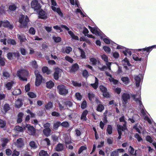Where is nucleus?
I'll list each match as a JSON object with an SVG mask.
<instances>
[{
    "label": "nucleus",
    "instance_id": "72a5a7b5",
    "mask_svg": "<svg viewBox=\"0 0 156 156\" xmlns=\"http://www.w3.org/2000/svg\"><path fill=\"white\" fill-rule=\"evenodd\" d=\"M122 52L124 54V55L125 56H127V54L129 56H131L132 54L131 52L130 51V50L128 48H126L125 50H123L122 51Z\"/></svg>",
    "mask_w": 156,
    "mask_h": 156
},
{
    "label": "nucleus",
    "instance_id": "f257e3e1",
    "mask_svg": "<svg viewBox=\"0 0 156 156\" xmlns=\"http://www.w3.org/2000/svg\"><path fill=\"white\" fill-rule=\"evenodd\" d=\"M17 75L20 80L27 81V77L29 76V72L27 69H21L17 71Z\"/></svg>",
    "mask_w": 156,
    "mask_h": 156
},
{
    "label": "nucleus",
    "instance_id": "6e6552de",
    "mask_svg": "<svg viewBox=\"0 0 156 156\" xmlns=\"http://www.w3.org/2000/svg\"><path fill=\"white\" fill-rule=\"evenodd\" d=\"M31 6L34 10H40L41 8V5L39 3H38L37 0L33 1L31 3Z\"/></svg>",
    "mask_w": 156,
    "mask_h": 156
},
{
    "label": "nucleus",
    "instance_id": "58836bf2",
    "mask_svg": "<svg viewBox=\"0 0 156 156\" xmlns=\"http://www.w3.org/2000/svg\"><path fill=\"white\" fill-rule=\"evenodd\" d=\"M40 156H48V154L47 151L42 150L39 153Z\"/></svg>",
    "mask_w": 156,
    "mask_h": 156
},
{
    "label": "nucleus",
    "instance_id": "bb28decb",
    "mask_svg": "<svg viewBox=\"0 0 156 156\" xmlns=\"http://www.w3.org/2000/svg\"><path fill=\"white\" fill-rule=\"evenodd\" d=\"M61 126V122L60 121H57L55 122L54 123L53 125V129L55 130H57L59 127Z\"/></svg>",
    "mask_w": 156,
    "mask_h": 156
},
{
    "label": "nucleus",
    "instance_id": "dca6fc26",
    "mask_svg": "<svg viewBox=\"0 0 156 156\" xmlns=\"http://www.w3.org/2000/svg\"><path fill=\"white\" fill-rule=\"evenodd\" d=\"M17 37L18 39L20 40V42L21 43L27 41L25 36L23 34H18Z\"/></svg>",
    "mask_w": 156,
    "mask_h": 156
},
{
    "label": "nucleus",
    "instance_id": "338daca9",
    "mask_svg": "<svg viewBox=\"0 0 156 156\" xmlns=\"http://www.w3.org/2000/svg\"><path fill=\"white\" fill-rule=\"evenodd\" d=\"M75 96L76 99L79 100H80L82 98V96L79 93H76L75 94Z\"/></svg>",
    "mask_w": 156,
    "mask_h": 156
},
{
    "label": "nucleus",
    "instance_id": "e433bc0d",
    "mask_svg": "<svg viewBox=\"0 0 156 156\" xmlns=\"http://www.w3.org/2000/svg\"><path fill=\"white\" fill-rule=\"evenodd\" d=\"M21 93V91L20 89L14 90L12 92V94L15 96L18 95Z\"/></svg>",
    "mask_w": 156,
    "mask_h": 156
},
{
    "label": "nucleus",
    "instance_id": "b1692460",
    "mask_svg": "<svg viewBox=\"0 0 156 156\" xmlns=\"http://www.w3.org/2000/svg\"><path fill=\"white\" fill-rule=\"evenodd\" d=\"M63 105L67 107H70L72 106L73 104L72 102L69 100H67L63 102Z\"/></svg>",
    "mask_w": 156,
    "mask_h": 156
},
{
    "label": "nucleus",
    "instance_id": "f704fd0d",
    "mask_svg": "<svg viewBox=\"0 0 156 156\" xmlns=\"http://www.w3.org/2000/svg\"><path fill=\"white\" fill-rule=\"evenodd\" d=\"M52 5V10H60L59 8H57L54 6H56L57 5V3L55 0H51Z\"/></svg>",
    "mask_w": 156,
    "mask_h": 156
},
{
    "label": "nucleus",
    "instance_id": "680f3d73",
    "mask_svg": "<svg viewBox=\"0 0 156 156\" xmlns=\"http://www.w3.org/2000/svg\"><path fill=\"white\" fill-rule=\"evenodd\" d=\"M90 61L92 62V64L93 65H96L97 63V60L95 58H91L90 59Z\"/></svg>",
    "mask_w": 156,
    "mask_h": 156
},
{
    "label": "nucleus",
    "instance_id": "13d9d810",
    "mask_svg": "<svg viewBox=\"0 0 156 156\" xmlns=\"http://www.w3.org/2000/svg\"><path fill=\"white\" fill-rule=\"evenodd\" d=\"M133 59L136 61H140L141 60L142 58H139L135 54L133 55Z\"/></svg>",
    "mask_w": 156,
    "mask_h": 156
},
{
    "label": "nucleus",
    "instance_id": "de8ad7c7",
    "mask_svg": "<svg viewBox=\"0 0 156 156\" xmlns=\"http://www.w3.org/2000/svg\"><path fill=\"white\" fill-rule=\"evenodd\" d=\"M82 76L86 78L89 76L88 72L86 69H84L83 71Z\"/></svg>",
    "mask_w": 156,
    "mask_h": 156
},
{
    "label": "nucleus",
    "instance_id": "39448f33",
    "mask_svg": "<svg viewBox=\"0 0 156 156\" xmlns=\"http://www.w3.org/2000/svg\"><path fill=\"white\" fill-rule=\"evenodd\" d=\"M102 93V95L103 97L108 98L110 97V94L108 92L107 88L103 85H101L99 87Z\"/></svg>",
    "mask_w": 156,
    "mask_h": 156
},
{
    "label": "nucleus",
    "instance_id": "9d476101",
    "mask_svg": "<svg viewBox=\"0 0 156 156\" xmlns=\"http://www.w3.org/2000/svg\"><path fill=\"white\" fill-rule=\"evenodd\" d=\"M15 145L19 148H21L24 145L23 139L20 138L17 139L16 142L15 143Z\"/></svg>",
    "mask_w": 156,
    "mask_h": 156
},
{
    "label": "nucleus",
    "instance_id": "2f4dec72",
    "mask_svg": "<svg viewBox=\"0 0 156 156\" xmlns=\"http://www.w3.org/2000/svg\"><path fill=\"white\" fill-rule=\"evenodd\" d=\"M78 50L80 51L81 53L80 57L82 58H86V56L85 55V53L84 51L80 48H78Z\"/></svg>",
    "mask_w": 156,
    "mask_h": 156
},
{
    "label": "nucleus",
    "instance_id": "cd10ccee",
    "mask_svg": "<svg viewBox=\"0 0 156 156\" xmlns=\"http://www.w3.org/2000/svg\"><path fill=\"white\" fill-rule=\"evenodd\" d=\"M95 83H94L91 84L90 85L94 89H96L98 85V80L96 77H95Z\"/></svg>",
    "mask_w": 156,
    "mask_h": 156
},
{
    "label": "nucleus",
    "instance_id": "a211bd4d",
    "mask_svg": "<svg viewBox=\"0 0 156 156\" xmlns=\"http://www.w3.org/2000/svg\"><path fill=\"white\" fill-rule=\"evenodd\" d=\"M51 129H43V133L46 137H48L51 135Z\"/></svg>",
    "mask_w": 156,
    "mask_h": 156
},
{
    "label": "nucleus",
    "instance_id": "4468645a",
    "mask_svg": "<svg viewBox=\"0 0 156 156\" xmlns=\"http://www.w3.org/2000/svg\"><path fill=\"white\" fill-rule=\"evenodd\" d=\"M156 48V45H154L148 47H146L144 48H142L143 51H146L147 54H149V53L151 51L153 48Z\"/></svg>",
    "mask_w": 156,
    "mask_h": 156
},
{
    "label": "nucleus",
    "instance_id": "603ef678",
    "mask_svg": "<svg viewBox=\"0 0 156 156\" xmlns=\"http://www.w3.org/2000/svg\"><path fill=\"white\" fill-rule=\"evenodd\" d=\"M14 129L20 132H22L23 130V127L19 125L16 126L14 128Z\"/></svg>",
    "mask_w": 156,
    "mask_h": 156
},
{
    "label": "nucleus",
    "instance_id": "a18cd8bd",
    "mask_svg": "<svg viewBox=\"0 0 156 156\" xmlns=\"http://www.w3.org/2000/svg\"><path fill=\"white\" fill-rule=\"evenodd\" d=\"M59 71L58 70H56L54 73L53 77L55 79L58 80L59 78Z\"/></svg>",
    "mask_w": 156,
    "mask_h": 156
},
{
    "label": "nucleus",
    "instance_id": "393cba45",
    "mask_svg": "<svg viewBox=\"0 0 156 156\" xmlns=\"http://www.w3.org/2000/svg\"><path fill=\"white\" fill-rule=\"evenodd\" d=\"M134 79L136 81V87H139L140 85V83L141 80L140 77L138 76H136L134 78Z\"/></svg>",
    "mask_w": 156,
    "mask_h": 156
},
{
    "label": "nucleus",
    "instance_id": "7c9ffc66",
    "mask_svg": "<svg viewBox=\"0 0 156 156\" xmlns=\"http://www.w3.org/2000/svg\"><path fill=\"white\" fill-rule=\"evenodd\" d=\"M2 74L3 76L6 79H7L10 76L9 73L6 70H3L2 71Z\"/></svg>",
    "mask_w": 156,
    "mask_h": 156
},
{
    "label": "nucleus",
    "instance_id": "a19ab883",
    "mask_svg": "<svg viewBox=\"0 0 156 156\" xmlns=\"http://www.w3.org/2000/svg\"><path fill=\"white\" fill-rule=\"evenodd\" d=\"M95 96V95L92 92L89 93L88 94V97L90 101H92V99L94 98Z\"/></svg>",
    "mask_w": 156,
    "mask_h": 156
},
{
    "label": "nucleus",
    "instance_id": "49530a36",
    "mask_svg": "<svg viewBox=\"0 0 156 156\" xmlns=\"http://www.w3.org/2000/svg\"><path fill=\"white\" fill-rule=\"evenodd\" d=\"M7 43L8 44L14 45L16 44V42L13 39H8L7 41Z\"/></svg>",
    "mask_w": 156,
    "mask_h": 156
},
{
    "label": "nucleus",
    "instance_id": "c756f323",
    "mask_svg": "<svg viewBox=\"0 0 156 156\" xmlns=\"http://www.w3.org/2000/svg\"><path fill=\"white\" fill-rule=\"evenodd\" d=\"M70 1V3L71 4L73 5H76L78 8L76 9V10H80L79 8V4H78V0H69Z\"/></svg>",
    "mask_w": 156,
    "mask_h": 156
},
{
    "label": "nucleus",
    "instance_id": "864d4df0",
    "mask_svg": "<svg viewBox=\"0 0 156 156\" xmlns=\"http://www.w3.org/2000/svg\"><path fill=\"white\" fill-rule=\"evenodd\" d=\"M29 145L30 147L34 149L36 148L37 146L36 145V144L34 141H31L29 143Z\"/></svg>",
    "mask_w": 156,
    "mask_h": 156
},
{
    "label": "nucleus",
    "instance_id": "f03ea898",
    "mask_svg": "<svg viewBox=\"0 0 156 156\" xmlns=\"http://www.w3.org/2000/svg\"><path fill=\"white\" fill-rule=\"evenodd\" d=\"M25 16L22 14L19 18V22L21 24L20 27L21 28H26L27 26L29 19L27 16H26L24 19Z\"/></svg>",
    "mask_w": 156,
    "mask_h": 156
},
{
    "label": "nucleus",
    "instance_id": "8fccbe9b",
    "mask_svg": "<svg viewBox=\"0 0 156 156\" xmlns=\"http://www.w3.org/2000/svg\"><path fill=\"white\" fill-rule=\"evenodd\" d=\"M52 39L54 40V41L56 43L60 42L62 40L61 38L59 37H53Z\"/></svg>",
    "mask_w": 156,
    "mask_h": 156
},
{
    "label": "nucleus",
    "instance_id": "423d86ee",
    "mask_svg": "<svg viewBox=\"0 0 156 156\" xmlns=\"http://www.w3.org/2000/svg\"><path fill=\"white\" fill-rule=\"evenodd\" d=\"M24 129L27 128L29 134L31 135H34L36 132V129L33 126L30 124H26V126L23 127Z\"/></svg>",
    "mask_w": 156,
    "mask_h": 156
},
{
    "label": "nucleus",
    "instance_id": "ea45409f",
    "mask_svg": "<svg viewBox=\"0 0 156 156\" xmlns=\"http://www.w3.org/2000/svg\"><path fill=\"white\" fill-rule=\"evenodd\" d=\"M104 109V106L101 104H99L97 106V110L99 112H101Z\"/></svg>",
    "mask_w": 156,
    "mask_h": 156
},
{
    "label": "nucleus",
    "instance_id": "6ab92c4d",
    "mask_svg": "<svg viewBox=\"0 0 156 156\" xmlns=\"http://www.w3.org/2000/svg\"><path fill=\"white\" fill-rule=\"evenodd\" d=\"M23 105L22 99L18 98L16 102L15 107L17 108H20Z\"/></svg>",
    "mask_w": 156,
    "mask_h": 156
},
{
    "label": "nucleus",
    "instance_id": "c9c22d12",
    "mask_svg": "<svg viewBox=\"0 0 156 156\" xmlns=\"http://www.w3.org/2000/svg\"><path fill=\"white\" fill-rule=\"evenodd\" d=\"M30 64L32 67L34 69H36L37 68L38 66L37 62L35 60L32 61L30 62Z\"/></svg>",
    "mask_w": 156,
    "mask_h": 156
},
{
    "label": "nucleus",
    "instance_id": "3c124183",
    "mask_svg": "<svg viewBox=\"0 0 156 156\" xmlns=\"http://www.w3.org/2000/svg\"><path fill=\"white\" fill-rule=\"evenodd\" d=\"M29 97L31 98H35L37 97L36 95L32 92H29L27 93Z\"/></svg>",
    "mask_w": 156,
    "mask_h": 156
},
{
    "label": "nucleus",
    "instance_id": "4c0bfd02",
    "mask_svg": "<svg viewBox=\"0 0 156 156\" xmlns=\"http://www.w3.org/2000/svg\"><path fill=\"white\" fill-rule=\"evenodd\" d=\"M10 109V107L9 104L6 103L5 104L3 107V109L5 113L7 112Z\"/></svg>",
    "mask_w": 156,
    "mask_h": 156
},
{
    "label": "nucleus",
    "instance_id": "09e8293b",
    "mask_svg": "<svg viewBox=\"0 0 156 156\" xmlns=\"http://www.w3.org/2000/svg\"><path fill=\"white\" fill-rule=\"evenodd\" d=\"M61 126L63 127L68 128L69 127V124L67 121H64L61 123Z\"/></svg>",
    "mask_w": 156,
    "mask_h": 156
},
{
    "label": "nucleus",
    "instance_id": "4be33fe9",
    "mask_svg": "<svg viewBox=\"0 0 156 156\" xmlns=\"http://www.w3.org/2000/svg\"><path fill=\"white\" fill-rule=\"evenodd\" d=\"M54 83L52 81L50 80L46 83V87L48 89H51L54 86Z\"/></svg>",
    "mask_w": 156,
    "mask_h": 156
},
{
    "label": "nucleus",
    "instance_id": "f8f14e48",
    "mask_svg": "<svg viewBox=\"0 0 156 156\" xmlns=\"http://www.w3.org/2000/svg\"><path fill=\"white\" fill-rule=\"evenodd\" d=\"M79 67L78 64L76 63L73 64L70 68L69 71L71 73H75L79 69Z\"/></svg>",
    "mask_w": 156,
    "mask_h": 156
},
{
    "label": "nucleus",
    "instance_id": "20e7f679",
    "mask_svg": "<svg viewBox=\"0 0 156 156\" xmlns=\"http://www.w3.org/2000/svg\"><path fill=\"white\" fill-rule=\"evenodd\" d=\"M38 73L39 72L37 70H36L34 72L35 75L36 77L35 84L36 87L39 86L42 82V76Z\"/></svg>",
    "mask_w": 156,
    "mask_h": 156
},
{
    "label": "nucleus",
    "instance_id": "0eeeda50",
    "mask_svg": "<svg viewBox=\"0 0 156 156\" xmlns=\"http://www.w3.org/2000/svg\"><path fill=\"white\" fill-rule=\"evenodd\" d=\"M61 27L65 29L67 31H68L69 34L71 36L73 39L76 40H79L78 37L77 36L75 35L72 31L69 30V28L66 25H61Z\"/></svg>",
    "mask_w": 156,
    "mask_h": 156
},
{
    "label": "nucleus",
    "instance_id": "bf43d9fd",
    "mask_svg": "<svg viewBox=\"0 0 156 156\" xmlns=\"http://www.w3.org/2000/svg\"><path fill=\"white\" fill-rule=\"evenodd\" d=\"M7 58L9 60H12L13 59V53L12 52H9L7 54Z\"/></svg>",
    "mask_w": 156,
    "mask_h": 156
},
{
    "label": "nucleus",
    "instance_id": "5fc2aeb1",
    "mask_svg": "<svg viewBox=\"0 0 156 156\" xmlns=\"http://www.w3.org/2000/svg\"><path fill=\"white\" fill-rule=\"evenodd\" d=\"M87 149V147L86 146H81L78 151V154H80L83 151L86 150Z\"/></svg>",
    "mask_w": 156,
    "mask_h": 156
},
{
    "label": "nucleus",
    "instance_id": "0e129e2a",
    "mask_svg": "<svg viewBox=\"0 0 156 156\" xmlns=\"http://www.w3.org/2000/svg\"><path fill=\"white\" fill-rule=\"evenodd\" d=\"M51 115L53 116L59 117L60 116V114L58 112H57L55 111H54L52 112Z\"/></svg>",
    "mask_w": 156,
    "mask_h": 156
},
{
    "label": "nucleus",
    "instance_id": "c03bdc74",
    "mask_svg": "<svg viewBox=\"0 0 156 156\" xmlns=\"http://www.w3.org/2000/svg\"><path fill=\"white\" fill-rule=\"evenodd\" d=\"M9 141L8 139L6 138H3L2 140V147H4L6 145V144Z\"/></svg>",
    "mask_w": 156,
    "mask_h": 156
},
{
    "label": "nucleus",
    "instance_id": "37998d69",
    "mask_svg": "<svg viewBox=\"0 0 156 156\" xmlns=\"http://www.w3.org/2000/svg\"><path fill=\"white\" fill-rule=\"evenodd\" d=\"M96 35L99 36L101 39H103V36L102 34L101 33V31H98L97 29L96 30L95 33H94Z\"/></svg>",
    "mask_w": 156,
    "mask_h": 156
},
{
    "label": "nucleus",
    "instance_id": "f3484780",
    "mask_svg": "<svg viewBox=\"0 0 156 156\" xmlns=\"http://www.w3.org/2000/svg\"><path fill=\"white\" fill-rule=\"evenodd\" d=\"M55 149L57 151H61L63 149V145L61 143L58 144L55 146Z\"/></svg>",
    "mask_w": 156,
    "mask_h": 156
},
{
    "label": "nucleus",
    "instance_id": "4d7b16f0",
    "mask_svg": "<svg viewBox=\"0 0 156 156\" xmlns=\"http://www.w3.org/2000/svg\"><path fill=\"white\" fill-rule=\"evenodd\" d=\"M72 82L73 86L75 87H80L82 86V84L81 83H78L77 81H72Z\"/></svg>",
    "mask_w": 156,
    "mask_h": 156
},
{
    "label": "nucleus",
    "instance_id": "79ce46f5",
    "mask_svg": "<svg viewBox=\"0 0 156 156\" xmlns=\"http://www.w3.org/2000/svg\"><path fill=\"white\" fill-rule=\"evenodd\" d=\"M112 126L110 125H108V126L106 130L107 131L108 133L110 135L112 134Z\"/></svg>",
    "mask_w": 156,
    "mask_h": 156
},
{
    "label": "nucleus",
    "instance_id": "774afa93",
    "mask_svg": "<svg viewBox=\"0 0 156 156\" xmlns=\"http://www.w3.org/2000/svg\"><path fill=\"white\" fill-rule=\"evenodd\" d=\"M13 83L11 82H8L6 84V87L7 88L8 90H10L12 87V86Z\"/></svg>",
    "mask_w": 156,
    "mask_h": 156
},
{
    "label": "nucleus",
    "instance_id": "412c9836",
    "mask_svg": "<svg viewBox=\"0 0 156 156\" xmlns=\"http://www.w3.org/2000/svg\"><path fill=\"white\" fill-rule=\"evenodd\" d=\"M88 112V111L86 110H85L83 111L81 116L80 119L81 120L84 121L86 120L87 119L86 115L87 114Z\"/></svg>",
    "mask_w": 156,
    "mask_h": 156
},
{
    "label": "nucleus",
    "instance_id": "c85d7f7f",
    "mask_svg": "<svg viewBox=\"0 0 156 156\" xmlns=\"http://www.w3.org/2000/svg\"><path fill=\"white\" fill-rule=\"evenodd\" d=\"M142 49H136V51H140V54H141V55L142 56H145L146 58H147L148 55V54H147V53H146V51H143Z\"/></svg>",
    "mask_w": 156,
    "mask_h": 156
},
{
    "label": "nucleus",
    "instance_id": "9b49d317",
    "mask_svg": "<svg viewBox=\"0 0 156 156\" xmlns=\"http://www.w3.org/2000/svg\"><path fill=\"white\" fill-rule=\"evenodd\" d=\"M38 15V18L41 19H46L47 18V16L46 14V12L44 10H37Z\"/></svg>",
    "mask_w": 156,
    "mask_h": 156
},
{
    "label": "nucleus",
    "instance_id": "052dcab7",
    "mask_svg": "<svg viewBox=\"0 0 156 156\" xmlns=\"http://www.w3.org/2000/svg\"><path fill=\"white\" fill-rule=\"evenodd\" d=\"M65 58L66 60L68 61L71 63H73V59L69 56H66Z\"/></svg>",
    "mask_w": 156,
    "mask_h": 156
},
{
    "label": "nucleus",
    "instance_id": "6e6d98bb",
    "mask_svg": "<svg viewBox=\"0 0 156 156\" xmlns=\"http://www.w3.org/2000/svg\"><path fill=\"white\" fill-rule=\"evenodd\" d=\"M103 49L104 51L108 53H110L111 52V49L110 48L107 46H104L103 47Z\"/></svg>",
    "mask_w": 156,
    "mask_h": 156
},
{
    "label": "nucleus",
    "instance_id": "69168bd1",
    "mask_svg": "<svg viewBox=\"0 0 156 156\" xmlns=\"http://www.w3.org/2000/svg\"><path fill=\"white\" fill-rule=\"evenodd\" d=\"M72 50V48L69 46L66 47L65 49V52L67 54H69Z\"/></svg>",
    "mask_w": 156,
    "mask_h": 156
},
{
    "label": "nucleus",
    "instance_id": "473e14b6",
    "mask_svg": "<svg viewBox=\"0 0 156 156\" xmlns=\"http://www.w3.org/2000/svg\"><path fill=\"white\" fill-rule=\"evenodd\" d=\"M5 59L4 58L0 56V66H4L5 65Z\"/></svg>",
    "mask_w": 156,
    "mask_h": 156
},
{
    "label": "nucleus",
    "instance_id": "2eb2a0df",
    "mask_svg": "<svg viewBox=\"0 0 156 156\" xmlns=\"http://www.w3.org/2000/svg\"><path fill=\"white\" fill-rule=\"evenodd\" d=\"M3 26L6 28H9L11 30H12L13 28V25L11 24L10 22L7 20L3 21Z\"/></svg>",
    "mask_w": 156,
    "mask_h": 156
},
{
    "label": "nucleus",
    "instance_id": "aec40b11",
    "mask_svg": "<svg viewBox=\"0 0 156 156\" xmlns=\"http://www.w3.org/2000/svg\"><path fill=\"white\" fill-rule=\"evenodd\" d=\"M0 128H4V130L6 129V122L5 120H2L0 119Z\"/></svg>",
    "mask_w": 156,
    "mask_h": 156
},
{
    "label": "nucleus",
    "instance_id": "ddd939ff",
    "mask_svg": "<svg viewBox=\"0 0 156 156\" xmlns=\"http://www.w3.org/2000/svg\"><path fill=\"white\" fill-rule=\"evenodd\" d=\"M124 150L123 149H118L112 152L110 154V156H119V152H123Z\"/></svg>",
    "mask_w": 156,
    "mask_h": 156
},
{
    "label": "nucleus",
    "instance_id": "5701e85b",
    "mask_svg": "<svg viewBox=\"0 0 156 156\" xmlns=\"http://www.w3.org/2000/svg\"><path fill=\"white\" fill-rule=\"evenodd\" d=\"M53 106V103L51 101H49L48 103L44 105V107L46 110H50L52 108Z\"/></svg>",
    "mask_w": 156,
    "mask_h": 156
},
{
    "label": "nucleus",
    "instance_id": "7ed1b4c3",
    "mask_svg": "<svg viewBox=\"0 0 156 156\" xmlns=\"http://www.w3.org/2000/svg\"><path fill=\"white\" fill-rule=\"evenodd\" d=\"M59 94L62 95H66L68 93V90L67 87L63 84H60L57 86Z\"/></svg>",
    "mask_w": 156,
    "mask_h": 156
},
{
    "label": "nucleus",
    "instance_id": "a878e982",
    "mask_svg": "<svg viewBox=\"0 0 156 156\" xmlns=\"http://www.w3.org/2000/svg\"><path fill=\"white\" fill-rule=\"evenodd\" d=\"M42 72L43 73H46L48 75L51 73V71L49 70L47 66H44L42 68Z\"/></svg>",
    "mask_w": 156,
    "mask_h": 156
},
{
    "label": "nucleus",
    "instance_id": "e2e57ef3",
    "mask_svg": "<svg viewBox=\"0 0 156 156\" xmlns=\"http://www.w3.org/2000/svg\"><path fill=\"white\" fill-rule=\"evenodd\" d=\"M135 137L136 138L138 141L140 142L142 141L143 140L141 136L137 133L135 134L134 135Z\"/></svg>",
    "mask_w": 156,
    "mask_h": 156
},
{
    "label": "nucleus",
    "instance_id": "1a4fd4ad",
    "mask_svg": "<svg viewBox=\"0 0 156 156\" xmlns=\"http://www.w3.org/2000/svg\"><path fill=\"white\" fill-rule=\"evenodd\" d=\"M130 98L129 94L124 93L122 96V103L124 104H126L128 103V100Z\"/></svg>",
    "mask_w": 156,
    "mask_h": 156
}]
</instances>
